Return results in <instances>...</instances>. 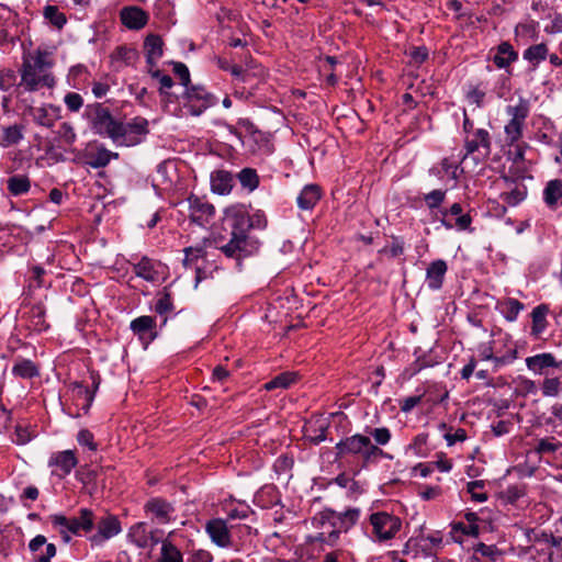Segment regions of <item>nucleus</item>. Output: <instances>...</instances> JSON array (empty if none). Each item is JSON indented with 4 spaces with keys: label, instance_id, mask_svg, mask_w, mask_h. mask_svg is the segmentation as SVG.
Returning <instances> with one entry per match:
<instances>
[{
    "label": "nucleus",
    "instance_id": "obj_1",
    "mask_svg": "<svg viewBox=\"0 0 562 562\" xmlns=\"http://www.w3.org/2000/svg\"><path fill=\"white\" fill-rule=\"evenodd\" d=\"M251 220L243 206H231L225 210L223 229L227 233V243L224 237L216 240L217 248L227 257L240 261L258 251L259 241L250 235Z\"/></svg>",
    "mask_w": 562,
    "mask_h": 562
},
{
    "label": "nucleus",
    "instance_id": "obj_2",
    "mask_svg": "<svg viewBox=\"0 0 562 562\" xmlns=\"http://www.w3.org/2000/svg\"><path fill=\"white\" fill-rule=\"evenodd\" d=\"M54 65L55 60L50 52L37 48L34 53L24 54L19 86L27 92H34L42 88H54L56 85L55 76L52 72Z\"/></svg>",
    "mask_w": 562,
    "mask_h": 562
},
{
    "label": "nucleus",
    "instance_id": "obj_3",
    "mask_svg": "<svg viewBox=\"0 0 562 562\" xmlns=\"http://www.w3.org/2000/svg\"><path fill=\"white\" fill-rule=\"evenodd\" d=\"M48 518L53 528L60 535L65 543H69L72 536H79L81 531L88 533L94 527V514L89 508H80L78 517L54 514Z\"/></svg>",
    "mask_w": 562,
    "mask_h": 562
},
{
    "label": "nucleus",
    "instance_id": "obj_4",
    "mask_svg": "<svg viewBox=\"0 0 562 562\" xmlns=\"http://www.w3.org/2000/svg\"><path fill=\"white\" fill-rule=\"evenodd\" d=\"M85 116L95 134L109 137L113 142L121 139L123 122L115 120L110 110L102 103L88 104L85 110Z\"/></svg>",
    "mask_w": 562,
    "mask_h": 562
},
{
    "label": "nucleus",
    "instance_id": "obj_5",
    "mask_svg": "<svg viewBox=\"0 0 562 562\" xmlns=\"http://www.w3.org/2000/svg\"><path fill=\"white\" fill-rule=\"evenodd\" d=\"M359 518L360 509L356 507L348 508L345 512L325 508L313 517L312 525L316 529L330 527L329 531H335L336 538L339 540L340 535L348 532L358 522Z\"/></svg>",
    "mask_w": 562,
    "mask_h": 562
},
{
    "label": "nucleus",
    "instance_id": "obj_6",
    "mask_svg": "<svg viewBox=\"0 0 562 562\" xmlns=\"http://www.w3.org/2000/svg\"><path fill=\"white\" fill-rule=\"evenodd\" d=\"M505 112L510 117L504 127L505 140L512 147L522 137L525 122L530 113V102L520 97L515 104L507 105Z\"/></svg>",
    "mask_w": 562,
    "mask_h": 562
},
{
    "label": "nucleus",
    "instance_id": "obj_7",
    "mask_svg": "<svg viewBox=\"0 0 562 562\" xmlns=\"http://www.w3.org/2000/svg\"><path fill=\"white\" fill-rule=\"evenodd\" d=\"M145 517L157 526L173 524L177 520V508L175 502L162 496H150L143 505Z\"/></svg>",
    "mask_w": 562,
    "mask_h": 562
},
{
    "label": "nucleus",
    "instance_id": "obj_8",
    "mask_svg": "<svg viewBox=\"0 0 562 562\" xmlns=\"http://www.w3.org/2000/svg\"><path fill=\"white\" fill-rule=\"evenodd\" d=\"M369 521L372 526L374 540L378 542L394 539L402 528L401 518L386 512L372 513Z\"/></svg>",
    "mask_w": 562,
    "mask_h": 562
},
{
    "label": "nucleus",
    "instance_id": "obj_9",
    "mask_svg": "<svg viewBox=\"0 0 562 562\" xmlns=\"http://www.w3.org/2000/svg\"><path fill=\"white\" fill-rule=\"evenodd\" d=\"M97 532L88 537L91 547H102L108 540L122 532V525L117 516L106 514L99 518L97 522Z\"/></svg>",
    "mask_w": 562,
    "mask_h": 562
},
{
    "label": "nucleus",
    "instance_id": "obj_10",
    "mask_svg": "<svg viewBox=\"0 0 562 562\" xmlns=\"http://www.w3.org/2000/svg\"><path fill=\"white\" fill-rule=\"evenodd\" d=\"M119 154L106 149L103 145L95 147V151L87 147L76 153L74 161L80 165L89 166L93 169L106 167L112 159H117Z\"/></svg>",
    "mask_w": 562,
    "mask_h": 562
},
{
    "label": "nucleus",
    "instance_id": "obj_11",
    "mask_svg": "<svg viewBox=\"0 0 562 562\" xmlns=\"http://www.w3.org/2000/svg\"><path fill=\"white\" fill-rule=\"evenodd\" d=\"M464 158L477 153V157H488L492 150L491 134L487 130L477 128L464 138Z\"/></svg>",
    "mask_w": 562,
    "mask_h": 562
},
{
    "label": "nucleus",
    "instance_id": "obj_12",
    "mask_svg": "<svg viewBox=\"0 0 562 562\" xmlns=\"http://www.w3.org/2000/svg\"><path fill=\"white\" fill-rule=\"evenodd\" d=\"M204 529L216 547L222 549L233 547V537L226 519L212 518L205 522Z\"/></svg>",
    "mask_w": 562,
    "mask_h": 562
},
{
    "label": "nucleus",
    "instance_id": "obj_13",
    "mask_svg": "<svg viewBox=\"0 0 562 562\" xmlns=\"http://www.w3.org/2000/svg\"><path fill=\"white\" fill-rule=\"evenodd\" d=\"M369 446V437L356 434L341 439L336 443V459L342 460L348 457L360 456L362 458L364 448Z\"/></svg>",
    "mask_w": 562,
    "mask_h": 562
},
{
    "label": "nucleus",
    "instance_id": "obj_14",
    "mask_svg": "<svg viewBox=\"0 0 562 562\" xmlns=\"http://www.w3.org/2000/svg\"><path fill=\"white\" fill-rule=\"evenodd\" d=\"M78 459L74 450H64L55 452L48 460V467L52 469V475L64 479L77 467Z\"/></svg>",
    "mask_w": 562,
    "mask_h": 562
},
{
    "label": "nucleus",
    "instance_id": "obj_15",
    "mask_svg": "<svg viewBox=\"0 0 562 562\" xmlns=\"http://www.w3.org/2000/svg\"><path fill=\"white\" fill-rule=\"evenodd\" d=\"M189 203V217L199 226L207 224L215 214V207L209 203L204 198L190 195Z\"/></svg>",
    "mask_w": 562,
    "mask_h": 562
},
{
    "label": "nucleus",
    "instance_id": "obj_16",
    "mask_svg": "<svg viewBox=\"0 0 562 562\" xmlns=\"http://www.w3.org/2000/svg\"><path fill=\"white\" fill-rule=\"evenodd\" d=\"M503 191L499 199L508 206H517L527 196V187L521 182L507 176L502 177Z\"/></svg>",
    "mask_w": 562,
    "mask_h": 562
},
{
    "label": "nucleus",
    "instance_id": "obj_17",
    "mask_svg": "<svg viewBox=\"0 0 562 562\" xmlns=\"http://www.w3.org/2000/svg\"><path fill=\"white\" fill-rule=\"evenodd\" d=\"M133 272L147 282L156 283L162 279L164 266L159 261L144 256L137 263L133 265Z\"/></svg>",
    "mask_w": 562,
    "mask_h": 562
},
{
    "label": "nucleus",
    "instance_id": "obj_18",
    "mask_svg": "<svg viewBox=\"0 0 562 562\" xmlns=\"http://www.w3.org/2000/svg\"><path fill=\"white\" fill-rule=\"evenodd\" d=\"M187 98L190 102V112L200 115L206 108L215 103V99L202 86L187 88Z\"/></svg>",
    "mask_w": 562,
    "mask_h": 562
},
{
    "label": "nucleus",
    "instance_id": "obj_19",
    "mask_svg": "<svg viewBox=\"0 0 562 562\" xmlns=\"http://www.w3.org/2000/svg\"><path fill=\"white\" fill-rule=\"evenodd\" d=\"M493 64L498 69H505L508 75H512L510 66L518 60V52L514 46L507 42H501L495 47V54L492 57Z\"/></svg>",
    "mask_w": 562,
    "mask_h": 562
},
{
    "label": "nucleus",
    "instance_id": "obj_20",
    "mask_svg": "<svg viewBox=\"0 0 562 562\" xmlns=\"http://www.w3.org/2000/svg\"><path fill=\"white\" fill-rule=\"evenodd\" d=\"M525 362L528 370L535 374H547L550 368H562V360L558 361L550 352L528 357Z\"/></svg>",
    "mask_w": 562,
    "mask_h": 562
},
{
    "label": "nucleus",
    "instance_id": "obj_21",
    "mask_svg": "<svg viewBox=\"0 0 562 562\" xmlns=\"http://www.w3.org/2000/svg\"><path fill=\"white\" fill-rule=\"evenodd\" d=\"M131 330L138 336V338L147 344L153 341L156 336V318L149 315L136 317L131 322Z\"/></svg>",
    "mask_w": 562,
    "mask_h": 562
},
{
    "label": "nucleus",
    "instance_id": "obj_22",
    "mask_svg": "<svg viewBox=\"0 0 562 562\" xmlns=\"http://www.w3.org/2000/svg\"><path fill=\"white\" fill-rule=\"evenodd\" d=\"M210 182L213 193L227 195L235 186V178L231 171L217 169L211 172Z\"/></svg>",
    "mask_w": 562,
    "mask_h": 562
},
{
    "label": "nucleus",
    "instance_id": "obj_23",
    "mask_svg": "<svg viewBox=\"0 0 562 562\" xmlns=\"http://www.w3.org/2000/svg\"><path fill=\"white\" fill-rule=\"evenodd\" d=\"M448 266L442 259L432 261L426 270V283L429 290L438 291L442 288Z\"/></svg>",
    "mask_w": 562,
    "mask_h": 562
},
{
    "label": "nucleus",
    "instance_id": "obj_24",
    "mask_svg": "<svg viewBox=\"0 0 562 562\" xmlns=\"http://www.w3.org/2000/svg\"><path fill=\"white\" fill-rule=\"evenodd\" d=\"M90 378L92 381V387H93L92 391H90L88 387H86L82 384V382H79V381H75L70 384L72 391L77 392V396L78 397L82 396L85 398L86 403L82 406V409L85 411V413H88V411L90 409V407L93 403V400H94V394L98 391L100 383H101V378H100L99 373L92 371L90 373Z\"/></svg>",
    "mask_w": 562,
    "mask_h": 562
},
{
    "label": "nucleus",
    "instance_id": "obj_25",
    "mask_svg": "<svg viewBox=\"0 0 562 562\" xmlns=\"http://www.w3.org/2000/svg\"><path fill=\"white\" fill-rule=\"evenodd\" d=\"M544 204L555 211L562 205V180L552 179L546 183L542 192Z\"/></svg>",
    "mask_w": 562,
    "mask_h": 562
},
{
    "label": "nucleus",
    "instance_id": "obj_26",
    "mask_svg": "<svg viewBox=\"0 0 562 562\" xmlns=\"http://www.w3.org/2000/svg\"><path fill=\"white\" fill-rule=\"evenodd\" d=\"M120 16L122 23L130 30H139L144 27L148 20L145 11L137 7L122 9Z\"/></svg>",
    "mask_w": 562,
    "mask_h": 562
},
{
    "label": "nucleus",
    "instance_id": "obj_27",
    "mask_svg": "<svg viewBox=\"0 0 562 562\" xmlns=\"http://www.w3.org/2000/svg\"><path fill=\"white\" fill-rule=\"evenodd\" d=\"M27 327L34 331H44L48 329L49 324L46 322V310L43 304L32 305L25 313Z\"/></svg>",
    "mask_w": 562,
    "mask_h": 562
},
{
    "label": "nucleus",
    "instance_id": "obj_28",
    "mask_svg": "<svg viewBox=\"0 0 562 562\" xmlns=\"http://www.w3.org/2000/svg\"><path fill=\"white\" fill-rule=\"evenodd\" d=\"M25 126L23 124L0 126V147L9 148L18 145L24 138Z\"/></svg>",
    "mask_w": 562,
    "mask_h": 562
},
{
    "label": "nucleus",
    "instance_id": "obj_29",
    "mask_svg": "<svg viewBox=\"0 0 562 562\" xmlns=\"http://www.w3.org/2000/svg\"><path fill=\"white\" fill-rule=\"evenodd\" d=\"M30 114L37 125L52 127L58 119V109L52 104H47L32 108Z\"/></svg>",
    "mask_w": 562,
    "mask_h": 562
},
{
    "label": "nucleus",
    "instance_id": "obj_30",
    "mask_svg": "<svg viewBox=\"0 0 562 562\" xmlns=\"http://www.w3.org/2000/svg\"><path fill=\"white\" fill-rule=\"evenodd\" d=\"M162 46L164 42L159 35L150 34L146 37L144 50L149 68L156 67L158 59L162 56Z\"/></svg>",
    "mask_w": 562,
    "mask_h": 562
},
{
    "label": "nucleus",
    "instance_id": "obj_31",
    "mask_svg": "<svg viewBox=\"0 0 562 562\" xmlns=\"http://www.w3.org/2000/svg\"><path fill=\"white\" fill-rule=\"evenodd\" d=\"M322 196L317 184H306L297 195L296 202L301 210H312Z\"/></svg>",
    "mask_w": 562,
    "mask_h": 562
},
{
    "label": "nucleus",
    "instance_id": "obj_32",
    "mask_svg": "<svg viewBox=\"0 0 562 562\" xmlns=\"http://www.w3.org/2000/svg\"><path fill=\"white\" fill-rule=\"evenodd\" d=\"M539 23L536 21H527L518 23L515 26L514 34L518 44H527L530 41H536L539 36Z\"/></svg>",
    "mask_w": 562,
    "mask_h": 562
},
{
    "label": "nucleus",
    "instance_id": "obj_33",
    "mask_svg": "<svg viewBox=\"0 0 562 562\" xmlns=\"http://www.w3.org/2000/svg\"><path fill=\"white\" fill-rule=\"evenodd\" d=\"M549 56V48L546 43L530 45L522 53V58L536 70L540 63Z\"/></svg>",
    "mask_w": 562,
    "mask_h": 562
},
{
    "label": "nucleus",
    "instance_id": "obj_34",
    "mask_svg": "<svg viewBox=\"0 0 562 562\" xmlns=\"http://www.w3.org/2000/svg\"><path fill=\"white\" fill-rule=\"evenodd\" d=\"M184 259H183V266L186 268H194L196 271L195 281L199 283L202 279H204V274L198 266L199 259H204L205 257V250L203 247H188L184 248Z\"/></svg>",
    "mask_w": 562,
    "mask_h": 562
},
{
    "label": "nucleus",
    "instance_id": "obj_35",
    "mask_svg": "<svg viewBox=\"0 0 562 562\" xmlns=\"http://www.w3.org/2000/svg\"><path fill=\"white\" fill-rule=\"evenodd\" d=\"M127 539L139 549L148 548L149 530L145 521L132 525L127 532Z\"/></svg>",
    "mask_w": 562,
    "mask_h": 562
},
{
    "label": "nucleus",
    "instance_id": "obj_36",
    "mask_svg": "<svg viewBox=\"0 0 562 562\" xmlns=\"http://www.w3.org/2000/svg\"><path fill=\"white\" fill-rule=\"evenodd\" d=\"M549 313V307L546 304H540L536 306L531 312V331L530 334L538 338L546 330L548 326L547 315Z\"/></svg>",
    "mask_w": 562,
    "mask_h": 562
},
{
    "label": "nucleus",
    "instance_id": "obj_37",
    "mask_svg": "<svg viewBox=\"0 0 562 562\" xmlns=\"http://www.w3.org/2000/svg\"><path fill=\"white\" fill-rule=\"evenodd\" d=\"M46 542V537L43 535H37L30 541L29 549L33 553H36L44 544H46L45 553L37 557L35 562H50L52 558L56 555L57 549L55 544Z\"/></svg>",
    "mask_w": 562,
    "mask_h": 562
},
{
    "label": "nucleus",
    "instance_id": "obj_38",
    "mask_svg": "<svg viewBox=\"0 0 562 562\" xmlns=\"http://www.w3.org/2000/svg\"><path fill=\"white\" fill-rule=\"evenodd\" d=\"M121 139L126 140L130 135L144 136L149 133L148 121L145 117L136 116L126 124L123 123Z\"/></svg>",
    "mask_w": 562,
    "mask_h": 562
},
{
    "label": "nucleus",
    "instance_id": "obj_39",
    "mask_svg": "<svg viewBox=\"0 0 562 562\" xmlns=\"http://www.w3.org/2000/svg\"><path fill=\"white\" fill-rule=\"evenodd\" d=\"M7 189L13 196L26 194L31 189V180L25 175H14L7 180Z\"/></svg>",
    "mask_w": 562,
    "mask_h": 562
},
{
    "label": "nucleus",
    "instance_id": "obj_40",
    "mask_svg": "<svg viewBox=\"0 0 562 562\" xmlns=\"http://www.w3.org/2000/svg\"><path fill=\"white\" fill-rule=\"evenodd\" d=\"M12 374L21 379H32L40 375V370L32 360L22 359L12 367Z\"/></svg>",
    "mask_w": 562,
    "mask_h": 562
},
{
    "label": "nucleus",
    "instance_id": "obj_41",
    "mask_svg": "<svg viewBox=\"0 0 562 562\" xmlns=\"http://www.w3.org/2000/svg\"><path fill=\"white\" fill-rule=\"evenodd\" d=\"M441 212H447L448 215L456 216V227L459 231L470 229L472 224V217L470 214H463V209L460 203H453L449 209H442Z\"/></svg>",
    "mask_w": 562,
    "mask_h": 562
},
{
    "label": "nucleus",
    "instance_id": "obj_42",
    "mask_svg": "<svg viewBox=\"0 0 562 562\" xmlns=\"http://www.w3.org/2000/svg\"><path fill=\"white\" fill-rule=\"evenodd\" d=\"M158 562H183L181 551L168 539L161 542Z\"/></svg>",
    "mask_w": 562,
    "mask_h": 562
},
{
    "label": "nucleus",
    "instance_id": "obj_43",
    "mask_svg": "<svg viewBox=\"0 0 562 562\" xmlns=\"http://www.w3.org/2000/svg\"><path fill=\"white\" fill-rule=\"evenodd\" d=\"M236 178L238 179L240 186L244 189H247L249 192L255 191L259 186V176L254 168H244L241 169Z\"/></svg>",
    "mask_w": 562,
    "mask_h": 562
},
{
    "label": "nucleus",
    "instance_id": "obj_44",
    "mask_svg": "<svg viewBox=\"0 0 562 562\" xmlns=\"http://www.w3.org/2000/svg\"><path fill=\"white\" fill-rule=\"evenodd\" d=\"M481 357L484 360H491L494 362L495 367H502L508 363H512L517 358V350H509L506 355L502 357H496L493 355V350L491 347H484L481 350Z\"/></svg>",
    "mask_w": 562,
    "mask_h": 562
},
{
    "label": "nucleus",
    "instance_id": "obj_45",
    "mask_svg": "<svg viewBox=\"0 0 562 562\" xmlns=\"http://www.w3.org/2000/svg\"><path fill=\"white\" fill-rule=\"evenodd\" d=\"M428 434H418L406 448V453L415 457H426L428 453Z\"/></svg>",
    "mask_w": 562,
    "mask_h": 562
},
{
    "label": "nucleus",
    "instance_id": "obj_46",
    "mask_svg": "<svg viewBox=\"0 0 562 562\" xmlns=\"http://www.w3.org/2000/svg\"><path fill=\"white\" fill-rule=\"evenodd\" d=\"M136 58V50L126 46L117 47L111 55V59L119 67L133 63Z\"/></svg>",
    "mask_w": 562,
    "mask_h": 562
},
{
    "label": "nucleus",
    "instance_id": "obj_47",
    "mask_svg": "<svg viewBox=\"0 0 562 562\" xmlns=\"http://www.w3.org/2000/svg\"><path fill=\"white\" fill-rule=\"evenodd\" d=\"M44 18L57 29H63L67 23L66 15L59 11L57 5L48 4L43 10Z\"/></svg>",
    "mask_w": 562,
    "mask_h": 562
},
{
    "label": "nucleus",
    "instance_id": "obj_48",
    "mask_svg": "<svg viewBox=\"0 0 562 562\" xmlns=\"http://www.w3.org/2000/svg\"><path fill=\"white\" fill-rule=\"evenodd\" d=\"M296 380V374L293 372H283L274 376L272 380L265 384L267 391L274 389H288Z\"/></svg>",
    "mask_w": 562,
    "mask_h": 562
},
{
    "label": "nucleus",
    "instance_id": "obj_49",
    "mask_svg": "<svg viewBox=\"0 0 562 562\" xmlns=\"http://www.w3.org/2000/svg\"><path fill=\"white\" fill-rule=\"evenodd\" d=\"M378 459H387L392 460L393 457L383 451L378 445H372L371 440L369 439V446L364 448L362 460L364 464L371 463L376 461Z\"/></svg>",
    "mask_w": 562,
    "mask_h": 562
},
{
    "label": "nucleus",
    "instance_id": "obj_50",
    "mask_svg": "<svg viewBox=\"0 0 562 562\" xmlns=\"http://www.w3.org/2000/svg\"><path fill=\"white\" fill-rule=\"evenodd\" d=\"M503 314L508 322L517 319L518 314L524 310V304L517 299L509 297L503 304Z\"/></svg>",
    "mask_w": 562,
    "mask_h": 562
},
{
    "label": "nucleus",
    "instance_id": "obj_51",
    "mask_svg": "<svg viewBox=\"0 0 562 562\" xmlns=\"http://www.w3.org/2000/svg\"><path fill=\"white\" fill-rule=\"evenodd\" d=\"M35 437V430L30 426L18 424L14 429V438L16 445H26Z\"/></svg>",
    "mask_w": 562,
    "mask_h": 562
},
{
    "label": "nucleus",
    "instance_id": "obj_52",
    "mask_svg": "<svg viewBox=\"0 0 562 562\" xmlns=\"http://www.w3.org/2000/svg\"><path fill=\"white\" fill-rule=\"evenodd\" d=\"M57 135L61 144L65 146H72L77 139V134L72 125L68 122H64L59 125Z\"/></svg>",
    "mask_w": 562,
    "mask_h": 562
},
{
    "label": "nucleus",
    "instance_id": "obj_53",
    "mask_svg": "<svg viewBox=\"0 0 562 562\" xmlns=\"http://www.w3.org/2000/svg\"><path fill=\"white\" fill-rule=\"evenodd\" d=\"M155 311L159 315H165L173 311L172 297L167 288L164 289L162 293L158 297L155 305Z\"/></svg>",
    "mask_w": 562,
    "mask_h": 562
},
{
    "label": "nucleus",
    "instance_id": "obj_54",
    "mask_svg": "<svg viewBox=\"0 0 562 562\" xmlns=\"http://www.w3.org/2000/svg\"><path fill=\"white\" fill-rule=\"evenodd\" d=\"M560 448H562V442L555 440V438H543L540 439L535 447V451L538 454H544V453H554Z\"/></svg>",
    "mask_w": 562,
    "mask_h": 562
},
{
    "label": "nucleus",
    "instance_id": "obj_55",
    "mask_svg": "<svg viewBox=\"0 0 562 562\" xmlns=\"http://www.w3.org/2000/svg\"><path fill=\"white\" fill-rule=\"evenodd\" d=\"M447 191L436 189L424 195V202L429 210L439 209L446 199Z\"/></svg>",
    "mask_w": 562,
    "mask_h": 562
},
{
    "label": "nucleus",
    "instance_id": "obj_56",
    "mask_svg": "<svg viewBox=\"0 0 562 562\" xmlns=\"http://www.w3.org/2000/svg\"><path fill=\"white\" fill-rule=\"evenodd\" d=\"M16 72L13 69L4 68L0 70V90L9 91L16 86Z\"/></svg>",
    "mask_w": 562,
    "mask_h": 562
},
{
    "label": "nucleus",
    "instance_id": "obj_57",
    "mask_svg": "<svg viewBox=\"0 0 562 562\" xmlns=\"http://www.w3.org/2000/svg\"><path fill=\"white\" fill-rule=\"evenodd\" d=\"M528 148V145L526 143H519L517 142L512 147H508L507 151V158L512 160L515 164H518L520 161H524L525 159V151Z\"/></svg>",
    "mask_w": 562,
    "mask_h": 562
},
{
    "label": "nucleus",
    "instance_id": "obj_58",
    "mask_svg": "<svg viewBox=\"0 0 562 562\" xmlns=\"http://www.w3.org/2000/svg\"><path fill=\"white\" fill-rule=\"evenodd\" d=\"M369 435L374 439L378 446H385L390 442L392 435L389 428L379 427L369 430Z\"/></svg>",
    "mask_w": 562,
    "mask_h": 562
},
{
    "label": "nucleus",
    "instance_id": "obj_59",
    "mask_svg": "<svg viewBox=\"0 0 562 562\" xmlns=\"http://www.w3.org/2000/svg\"><path fill=\"white\" fill-rule=\"evenodd\" d=\"M475 553H480L482 557L488 558L490 561H496L499 555V551L494 544H485L483 542L477 543L474 547Z\"/></svg>",
    "mask_w": 562,
    "mask_h": 562
},
{
    "label": "nucleus",
    "instance_id": "obj_60",
    "mask_svg": "<svg viewBox=\"0 0 562 562\" xmlns=\"http://www.w3.org/2000/svg\"><path fill=\"white\" fill-rule=\"evenodd\" d=\"M484 487L483 481H472L467 485V491L471 494L472 499L483 503L487 499V494L484 492H479L477 490Z\"/></svg>",
    "mask_w": 562,
    "mask_h": 562
},
{
    "label": "nucleus",
    "instance_id": "obj_61",
    "mask_svg": "<svg viewBox=\"0 0 562 562\" xmlns=\"http://www.w3.org/2000/svg\"><path fill=\"white\" fill-rule=\"evenodd\" d=\"M77 441L80 446L87 447L91 451L98 449L93 434L88 429H81L77 435Z\"/></svg>",
    "mask_w": 562,
    "mask_h": 562
},
{
    "label": "nucleus",
    "instance_id": "obj_62",
    "mask_svg": "<svg viewBox=\"0 0 562 562\" xmlns=\"http://www.w3.org/2000/svg\"><path fill=\"white\" fill-rule=\"evenodd\" d=\"M561 382L559 378H547L542 383V394L544 396H555L560 391Z\"/></svg>",
    "mask_w": 562,
    "mask_h": 562
},
{
    "label": "nucleus",
    "instance_id": "obj_63",
    "mask_svg": "<svg viewBox=\"0 0 562 562\" xmlns=\"http://www.w3.org/2000/svg\"><path fill=\"white\" fill-rule=\"evenodd\" d=\"M64 102L71 112H78L83 105L82 97L77 92H69L65 95Z\"/></svg>",
    "mask_w": 562,
    "mask_h": 562
},
{
    "label": "nucleus",
    "instance_id": "obj_64",
    "mask_svg": "<svg viewBox=\"0 0 562 562\" xmlns=\"http://www.w3.org/2000/svg\"><path fill=\"white\" fill-rule=\"evenodd\" d=\"M485 98V92L481 90L479 87H472L467 92V99L469 102L474 103L477 108L483 106Z\"/></svg>",
    "mask_w": 562,
    "mask_h": 562
}]
</instances>
